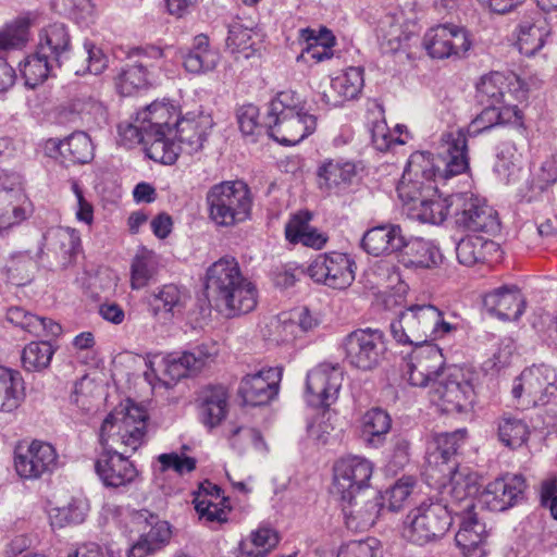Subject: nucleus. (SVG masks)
I'll use <instances>...</instances> for the list:
<instances>
[{"label":"nucleus","mask_w":557,"mask_h":557,"mask_svg":"<svg viewBox=\"0 0 557 557\" xmlns=\"http://www.w3.org/2000/svg\"><path fill=\"white\" fill-rule=\"evenodd\" d=\"M404 244V233L399 225L384 224L368 230L361 238L362 249L372 256L397 253Z\"/></svg>","instance_id":"obj_31"},{"label":"nucleus","mask_w":557,"mask_h":557,"mask_svg":"<svg viewBox=\"0 0 557 557\" xmlns=\"http://www.w3.org/2000/svg\"><path fill=\"white\" fill-rule=\"evenodd\" d=\"M468 168L467 138L461 129L443 135L436 159L430 152L412 153L397 186L399 198L410 205L409 215L431 224L443 223L448 214L453 216L450 195L425 199L422 194L435 188L433 182L436 178L447 180L466 172Z\"/></svg>","instance_id":"obj_1"},{"label":"nucleus","mask_w":557,"mask_h":557,"mask_svg":"<svg viewBox=\"0 0 557 557\" xmlns=\"http://www.w3.org/2000/svg\"><path fill=\"white\" fill-rule=\"evenodd\" d=\"M355 174V165L349 162H325L318 171L319 187L327 191L347 187Z\"/></svg>","instance_id":"obj_49"},{"label":"nucleus","mask_w":557,"mask_h":557,"mask_svg":"<svg viewBox=\"0 0 557 557\" xmlns=\"http://www.w3.org/2000/svg\"><path fill=\"white\" fill-rule=\"evenodd\" d=\"M453 513L459 515V511L448 503V499L424 502L408 513L405 535L417 545L436 541L449 530Z\"/></svg>","instance_id":"obj_6"},{"label":"nucleus","mask_w":557,"mask_h":557,"mask_svg":"<svg viewBox=\"0 0 557 557\" xmlns=\"http://www.w3.org/2000/svg\"><path fill=\"white\" fill-rule=\"evenodd\" d=\"M0 191H10L14 194L0 207V231L7 230L25 219V211L20 201L24 198L21 189V178L17 175V183L11 186L10 178H3L0 182Z\"/></svg>","instance_id":"obj_46"},{"label":"nucleus","mask_w":557,"mask_h":557,"mask_svg":"<svg viewBox=\"0 0 557 557\" xmlns=\"http://www.w3.org/2000/svg\"><path fill=\"white\" fill-rule=\"evenodd\" d=\"M183 66L186 72L194 75H205L215 70L220 62V53L210 47L209 38L197 35L191 48L182 55Z\"/></svg>","instance_id":"obj_35"},{"label":"nucleus","mask_w":557,"mask_h":557,"mask_svg":"<svg viewBox=\"0 0 557 557\" xmlns=\"http://www.w3.org/2000/svg\"><path fill=\"white\" fill-rule=\"evenodd\" d=\"M333 493L338 497H349V494L368 491L373 472L370 460L359 456H348L339 459L333 468Z\"/></svg>","instance_id":"obj_18"},{"label":"nucleus","mask_w":557,"mask_h":557,"mask_svg":"<svg viewBox=\"0 0 557 557\" xmlns=\"http://www.w3.org/2000/svg\"><path fill=\"white\" fill-rule=\"evenodd\" d=\"M227 393L222 386L209 387L202 392L199 414L205 425L214 428L226 417Z\"/></svg>","instance_id":"obj_42"},{"label":"nucleus","mask_w":557,"mask_h":557,"mask_svg":"<svg viewBox=\"0 0 557 557\" xmlns=\"http://www.w3.org/2000/svg\"><path fill=\"white\" fill-rule=\"evenodd\" d=\"M440 484L441 498L448 499V503L459 511L473 510V496L478 493V476L469 468L457 466L438 469L434 478Z\"/></svg>","instance_id":"obj_14"},{"label":"nucleus","mask_w":557,"mask_h":557,"mask_svg":"<svg viewBox=\"0 0 557 557\" xmlns=\"http://www.w3.org/2000/svg\"><path fill=\"white\" fill-rule=\"evenodd\" d=\"M148 414L143 407L127 400L110 412L103 420L99 438L102 447L137 450L146 437Z\"/></svg>","instance_id":"obj_5"},{"label":"nucleus","mask_w":557,"mask_h":557,"mask_svg":"<svg viewBox=\"0 0 557 557\" xmlns=\"http://www.w3.org/2000/svg\"><path fill=\"white\" fill-rule=\"evenodd\" d=\"M28 40V27L25 23L10 25L0 30V50L20 48Z\"/></svg>","instance_id":"obj_63"},{"label":"nucleus","mask_w":557,"mask_h":557,"mask_svg":"<svg viewBox=\"0 0 557 557\" xmlns=\"http://www.w3.org/2000/svg\"><path fill=\"white\" fill-rule=\"evenodd\" d=\"M380 542L374 537L364 541H352L343 545L337 557H379Z\"/></svg>","instance_id":"obj_62"},{"label":"nucleus","mask_w":557,"mask_h":557,"mask_svg":"<svg viewBox=\"0 0 557 557\" xmlns=\"http://www.w3.org/2000/svg\"><path fill=\"white\" fill-rule=\"evenodd\" d=\"M497 244L482 236H467L456 246L459 263L472 267L487 260V256L497 250Z\"/></svg>","instance_id":"obj_44"},{"label":"nucleus","mask_w":557,"mask_h":557,"mask_svg":"<svg viewBox=\"0 0 557 557\" xmlns=\"http://www.w3.org/2000/svg\"><path fill=\"white\" fill-rule=\"evenodd\" d=\"M460 529L455 541L462 554L467 557H482L485 554L486 539L485 525L481 523L472 510L463 511Z\"/></svg>","instance_id":"obj_34"},{"label":"nucleus","mask_w":557,"mask_h":557,"mask_svg":"<svg viewBox=\"0 0 557 557\" xmlns=\"http://www.w3.org/2000/svg\"><path fill=\"white\" fill-rule=\"evenodd\" d=\"M485 309L505 321L518 320L525 308L524 298L517 286H502L483 298Z\"/></svg>","instance_id":"obj_30"},{"label":"nucleus","mask_w":557,"mask_h":557,"mask_svg":"<svg viewBox=\"0 0 557 557\" xmlns=\"http://www.w3.org/2000/svg\"><path fill=\"white\" fill-rule=\"evenodd\" d=\"M391 426L389 414L381 408L368 410L361 420L362 435L369 444L375 447L382 444Z\"/></svg>","instance_id":"obj_50"},{"label":"nucleus","mask_w":557,"mask_h":557,"mask_svg":"<svg viewBox=\"0 0 557 557\" xmlns=\"http://www.w3.org/2000/svg\"><path fill=\"white\" fill-rule=\"evenodd\" d=\"M157 460L160 463L161 472L173 470L180 475L193 472L197 463L195 458L185 456L184 453L178 454L175 451L161 454L157 457Z\"/></svg>","instance_id":"obj_60"},{"label":"nucleus","mask_w":557,"mask_h":557,"mask_svg":"<svg viewBox=\"0 0 557 557\" xmlns=\"http://www.w3.org/2000/svg\"><path fill=\"white\" fill-rule=\"evenodd\" d=\"M24 396V382L18 371L0 367V411L11 412Z\"/></svg>","instance_id":"obj_45"},{"label":"nucleus","mask_w":557,"mask_h":557,"mask_svg":"<svg viewBox=\"0 0 557 557\" xmlns=\"http://www.w3.org/2000/svg\"><path fill=\"white\" fill-rule=\"evenodd\" d=\"M521 112L517 106H485L482 112L468 126V134L476 136L484 131L491 129L497 125L504 124H520Z\"/></svg>","instance_id":"obj_40"},{"label":"nucleus","mask_w":557,"mask_h":557,"mask_svg":"<svg viewBox=\"0 0 557 557\" xmlns=\"http://www.w3.org/2000/svg\"><path fill=\"white\" fill-rule=\"evenodd\" d=\"M527 484L520 474H507L488 483L485 490L486 502L495 510H506L523 498Z\"/></svg>","instance_id":"obj_32"},{"label":"nucleus","mask_w":557,"mask_h":557,"mask_svg":"<svg viewBox=\"0 0 557 557\" xmlns=\"http://www.w3.org/2000/svg\"><path fill=\"white\" fill-rule=\"evenodd\" d=\"M311 214L309 212H299L290 218L285 226V237L292 244H302L313 249H322L329 236L319 232L309 224Z\"/></svg>","instance_id":"obj_39"},{"label":"nucleus","mask_w":557,"mask_h":557,"mask_svg":"<svg viewBox=\"0 0 557 557\" xmlns=\"http://www.w3.org/2000/svg\"><path fill=\"white\" fill-rule=\"evenodd\" d=\"M214 346L201 345L182 355L171 354L166 357L154 356L147 362L151 373L157 375L165 385L186 377L189 373L200 371L216 356Z\"/></svg>","instance_id":"obj_11"},{"label":"nucleus","mask_w":557,"mask_h":557,"mask_svg":"<svg viewBox=\"0 0 557 557\" xmlns=\"http://www.w3.org/2000/svg\"><path fill=\"white\" fill-rule=\"evenodd\" d=\"M124 454L119 449L103 447V453L97 459L96 472L107 487L127 486L137 479L136 467L124 457Z\"/></svg>","instance_id":"obj_22"},{"label":"nucleus","mask_w":557,"mask_h":557,"mask_svg":"<svg viewBox=\"0 0 557 557\" xmlns=\"http://www.w3.org/2000/svg\"><path fill=\"white\" fill-rule=\"evenodd\" d=\"M506 94L512 95L516 99L525 97L523 83L511 74L506 76L500 72H492L481 78L476 85V99L482 106L500 107L505 101Z\"/></svg>","instance_id":"obj_24"},{"label":"nucleus","mask_w":557,"mask_h":557,"mask_svg":"<svg viewBox=\"0 0 557 557\" xmlns=\"http://www.w3.org/2000/svg\"><path fill=\"white\" fill-rule=\"evenodd\" d=\"M453 216L458 226L471 232L495 234L499 231L497 212L472 193L450 195Z\"/></svg>","instance_id":"obj_12"},{"label":"nucleus","mask_w":557,"mask_h":557,"mask_svg":"<svg viewBox=\"0 0 557 557\" xmlns=\"http://www.w3.org/2000/svg\"><path fill=\"white\" fill-rule=\"evenodd\" d=\"M205 286L210 304L226 318L249 313L257 307L256 286L243 276L233 257H223L208 268Z\"/></svg>","instance_id":"obj_2"},{"label":"nucleus","mask_w":557,"mask_h":557,"mask_svg":"<svg viewBox=\"0 0 557 557\" xmlns=\"http://www.w3.org/2000/svg\"><path fill=\"white\" fill-rule=\"evenodd\" d=\"M409 24L396 15H385L377 25V39L380 47L385 53H395L405 49L414 35Z\"/></svg>","instance_id":"obj_36"},{"label":"nucleus","mask_w":557,"mask_h":557,"mask_svg":"<svg viewBox=\"0 0 557 557\" xmlns=\"http://www.w3.org/2000/svg\"><path fill=\"white\" fill-rule=\"evenodd\" d=\"M88 511L89 503L86 497H73L65 506L50 510V524L53 529H62L67 525L83 523Z\"/></svg>","instance_id":"obj_47"},{"label":"nucleus","mask_w":557,"mask_h":557,"mask_svg":"<svg viewBox=\"0 0 557 557\" xmlns=\"http://www.w3.org/2000/svg\"><path fill=\"white\" fill-rule=\"evenodd\" d=\"M37 50L40 55L48 57L57 67L70 64L72 51L71 36L64 24L54 23L39 33Z\"/></svg>","instance_id":"obj_29"},{"label":"nucleus","mask_w":557,"mask_h":557,"mask_svg":"<svg viewBox=\"0 0 557 557\" xmlns=\"http://www.w3.org/2000/svg\"><path fill=\"white\" fill-rule=\"evenodd\" d=\"M162 49L148 46L132 48L126 53L124 64L116 71L114 85L122 96H132L149 87L160 67Z\"/></svg>","instance_id":"obj_8"},{"label":"nucleus","mask_w":557,"mask_h":557,"mask_svg":"<svg viewBox=\"0 0 557 557\" xmlns=\"http://www.w3.org/2000/svg\"><path fill=\"white\" fill-rule=\"evenodd\" d=\"M186 295L176 285H164L157 294L153 295V311L156 314L160 310L175 314L183 310Z\"/></svg>","instance_id":"obj_56"},{"label":"nucleus","mask_w":557,"mask_h":557,"mask_svg":"<svg viewBox=\"0 0 557 557\" xmlns=\"http://www.w3.org/2000/svg\"><path fill=\"white\" fill-rule=\"evenodd\" d=\"M119 133L122 140L128 146L144 145L145 151L151 160L163 164H173L177 159V153L173 147L153 139L149 132L144 131L143 122L136 121V124L120 125Z\"/></svg>","instance_id":"obj_28"},{"label":"nucleus","mask_w":557,"mask_h":557,"mask_svg":"<svg viewBox=\"0 0 557 557\" xmlns=\"http://www.w3.org/2000/svg\"><path fill=\"white\" fill-rule=\"evenodd\" d=\"M548 25L539 13L523 18L518 26L517 46L520 53L532 57L545 45Z\"/></svg>","instance_id":"obj_37"},{"label":"nucleus","mask_w":557,"mask_h":557,"mask_svg":"<svg viewBox=\"0 0 557 557\" xmlns=\"http://www.w3.org/2000/svg\"><path fill=\"white\" fill-rule=\"evenodd\" d=\"M343 383L338 366L321 363L307 374V401L315 407H330L336 401Z\"/></svg>","instance_id":"obj_20"},{"label":"nucleus","mask_w":557,"mask_h":557,"mask_svg":"<svg viewBox=\"0 0 557 557\" xmlns=\"http://www.w3.org/2000/svg\"><path fill=\"white\" fill-rule=\"evenodd\" d=\"M176 120H178L176 108L165 102L149 104L138 112L136 117L137 122H143L144 131L149 132L153 139L173 147L177 153V147L170 137L173 133L170 125L173 124L175 126Z\"/></svg>","instance_id":"obj_26"},{"label":"nucleus","mask_w":557,"mask_h":557,"mask_svg":"<svg viewBox=\"0 0 557 557\" xmlns=\"http://www.w3.org/2000/svg\"><path fill=\"white\" fill-rule=\"evenodd\" d=\"M281 379V368L262 369L243 377L238 394L246 405H265L277 395Z\"/></svg>","instance_id":"obj_23"},{"label":"nucleus","mask_w":557,"mask_h":557,"mask_svg":"<svg viewBox=\"0 0 557 557\" xmlns=\"http://www.w3.org/2000/svg\"><path fill=\"white\" fill-rule=\"evenodd\" d=\"M355 261L346 253L319 255L308 267V275L317 283L344 289L355 281Z\"/></svg>","instance_id":"obj_17"},{"label":"nucleus","mask_w":557,"mask_h":557,"mask_svg":"<svg viewBox=\"0 0 557 557\" xmlns=\"http://www.w3.org/2000/svg\"><path fill=\"white\" fill-rule=\"evenodd\" d=\"M471 46L468 30L455 24L436 25L423 37V47L434 59L463 58Z\"/></svg>","instance_id":"obj_16"},{"label":"nucleus","mask_w":557,"mask_h":557,"mask_svg":"<svg viewBox=\"0 0 557 557\" xmlns=\"http://www.w3.org/2000/svg\"><path fill=\"white\" fill-rule=\"evenodd\" d=\"M58 453L46 442L34 440L18 444L14 449V469L26 481H35L51 474L58 468Z\"/></svg>","instance_id":"obj_13"},{"label":"nucleus","mask_w":557,"mask_h":557,"mask_svg":"<svg viewBox=\"0 0 557 557\" xmlns=\"http://www.w3.org/2000/svg\"><path fill=\"white\" fill-rule=\"evenodd\" d=\"M474 398L471 373L458 367H448L446 373L435 380L430 391L431 403L445 413L462 412Z\"/></svg>","instance_id":"obj_9"},{"label":"nucleus","mask_w":557,"mask_h":557,"mask_svg":"<svg viewBox=\"0 0 557 557\" xmlns=\"http://www.w3.org/2000/svg\"><path fill=\"white\" fill-rule=\"evenodd\" d=\"M397 261L408 269H432L442 262V253L432 242L422 237L406 238L397 251Z\"/></svg>","instance_id":"obj_27"},{"label":"nucleus","mask_w":557,"mask_h":557,"mask_svg":"<svg viewBox=\"0 0 557 557\" xmlns=\"http://www.w3.org/2000/svg\"><path fill=\"white\" fill-rule=\"evenodd\" d=\"M156 273V258L153 252L141 249L136 253L132 263L131 284L135 289L145 287Z\"/></svg>","instance_id":"obj_55"},{"label":"nucleus","mask_w":557,"mask_h":557,"mask_svg":"<svg viewBox=\"0 0 557 557\" xmlns=\"http://www.w3.org/2000/svg\"><path fill=\"white\" fill-rule=\"evenodd\" d=\"M212 126L213 120L209 114L188 113L182 119L178 117L173 129L178 140L177 144L175 143L177 154L180 150L193 154L202 149Z\"/></svg>","instance_id":"obj_25"},{"label":"nucleus","mask_w":557,"mask_h":557,"mask_svg":"<svg viewBox=\"0 0 557 557\" xmlns=\"http://www.w3.org/2000/svg\"><path fill=\"white\" fill-rule=\"evenodd\" d=\"M225 500L224 497L219 502L208 497H196L194 504L199 519L208 523H223L227 521L230 508L224 505Z\"/></svg>","instance_id":"obj_59"},{"label":"nucleus","mask_w":557,"mask_h":557,"mask_svg":"<svg viewBox=\"0 0 557 557\" xmlns=\"http://www.w3.org/2000/svg\"><path fill=\"white\" fill-rule=\"evenodd\" d=\"M363 70L359 66L348 67L331 81L330 90L322 92V100L332 107H338L356 98L363 87Z\"/></svg>","instance_id":"obj_33"},{"label":"nucleus","mask_w":557,"mask_h":557,"mask_svg":"<svg viewBox=\"0 0 557 557\" xmlns=\"http://www.w3.org/2000/svg\"><path fill=\"white\" fill-rule=\"evenodd\" d=\"M82 57L86 60V66H77L75 63L67 64V67L77 75L90 73L98 75L108 66V58L103 51L91 41H85Z\"/></svg>","instance_id":"obj_57"},{"label":"nucleus","mask_w":557,"mask_h":557,"mask_svg":"<svg viewBox=\"0 0 557 557\" xmlns=\"http://www.w3.org/2000/svg\"><path fill=\"white\" fill-rule=\"evenodd\" d=\"M253 35L256 34L251 28L239 22H234L228 26L226 47L232 53H242L244 58L249 59L257 51Z\"/></svg>","instance_id":"obj_53"},{"label":"nucleus","mask_w":557,"mask_h":557,"mask_svg":"<svg viewBox=\"0 0 557 557\" xmlns=\"http://www.w3.org/2000/svg\"><path fill=\"white\" fill-rule=\"evenodd\" d=\"M345 523L352 531H364L371 528L383 507L382 497L377 492L368 490L339 497Z\"/></svg>","instance_id":"obj_21"},{"label":"nucleus","mask_w":557,"mask_h":557,"mask_svg":"<svg viewBox=\"0 0 557 557\" xmlns=\"http://www.w3.org/2000/svg\"><path fill=\"white\" fill-rule=\"evenodd\" d=\"M48 239L53 249L64 257L76 253L81 245L78 233L71 227L59 226L50 230Z\"/></svg>","instance_id":"obj_58"},{"label":"nucleus","mask_w":557,"mask_h":557,"mask_svg":"<svg viewBox=\"0 0 557 557\" xmlns=\"http://www.w3.org/2000/svg\"><path fill=\"white\" fill-rule=\"evenodd\" d=\"M442 350L434 344L418 345L410 355L406 374L411 385L425 387L441 379L446 369Z\"/></svg>","instance_id":"obj_19"},{"label":"nucleus","mask_w":557,"mask_h":557,"mask_svg":"<svg viewBox=\"0 0 557 557\" xmlns=\"http://www.w3.org/2000/svg\"><path fill=\"white\" fill-rule=\"evenodd\" d=\"M342 347L349 366L362 371L376 368L387 349L384 333L370 327L350 332L343 339Z\"/></svg>","instance_id":"obj_10"},{"label":"nucleus","mask_w":557,"mask_h":557,"mask_svg":"<svg viewBox=\"0 0 557 557\" xmlns=\"http://www.w3.org/2000/svg\"><path fill=\"white\" fill-rule=\"evenodd\" d=\"M466 437V430H457L451 433H441L434 436L435 448L429 454V475L435 478L438 469L454 467L451 458L457 454Z\"/></svg>","instance_id":"obj_38"},{"label":"nucleus","mask_w":557,"mask_h":557,"mask_svg":"<svg viewBox=\"0 0 557 557\" xmlns=\"http://www.w3.org/2000/svg\"><path fill=\"white\" fill-rule=\"evenodd\" d=\"M456 330L443 319V313L433 305H413L401 311L391 323V333L399 344L426 345Z\"/></svg>","instance_id":"obj_4"},{"label":"nucleus","mask_w":557,"mask_h":557,"mask_svg":"<svg viewBox=\"0 0 557 557\" xmlns=\"http://www.w3.org/2000/svg\"><path fill=\"white\" fill-rule=\"evenodd\" d=\"M210 219L220 226H233L248 219L251 197L248 186L240 181L222 182L207 193Z\"/></svg>","instance_id":"obj_7"},{"label":"nucleus","mask_w":557,"mask_h":557,"mask_svg":"<svg viewBox=\"0 0 557 557\" xmlns=\"http://www.w3.org/2000/svg\"><path fill=\"white\" fill-rule=\"evenodd\" d=\"M264 127L281 145L294 146L315 131L317 117L308 113L299 94L284 90L269 103Z\"/></svg>","instance_id":"obj_3"},{"label":"nucleus","mask_w":557,"mask_h":557,"mask_svg":"<svg viewBox=\"0 0 557 557\" xmlns=\"http://www.w3.org/2000/svg\"><path fill=\"white\" fill-rule=\"evenodd\" d=\"M59 12L77 23L87 22L92 15L90 0H55Z\"/></svg>","instance_id":"obj_61"},{"label":"nucleus","mask_w":557,"mask_h":557,"mask_svg":"<svg viewBox=\"0 0 557 557\" xmlns=\"http://www.w3.org/2000/svg\"><path fill=\"white\" fill-rule=\"evenodd\" d=\"M7 320L13 325L37 337L59 336L62 327L51 319L38 317L21 307H11L7 311Z\"/></svg>","instance_id":"obj_41"},{"label":"nucleus","mask_w":557,"mask_h":557,"mask_svg":"<svg viewBox=\"0 0 557 557\" xmlns=\"http://www.w3.org/2000/svg\"><path fill=\"white\" fill-rule=\"evenodd\" d=\"M512 396L523 407L545 405L557 394L555 375L545 367H531L513 381Z\"/></svg>","instance_id":"obj_15"},{"label":"nucleus","mask_w":557,"mask_h":557,"mask_svg":"<svg viewBox=\"0 0 557 557\" xmlns=\"http://www.w3.org/2000/svg\"><path fill=\"white\" fill-rule=\"evenodd\" d=\"M278 544V535L271 528H259L239 543V550L246 557H265Z\"/></svg>","instance_id":"obj_48"},{"label":"nucleus","mask_w":557,"mask_h":557,"mask_svg":"<svg viewBox=\"0 0 557 557\" xmlns=\"http://www.w3.org/2000/svg\"><path fill=\"white\" fill-rule=\"evenodd\" d=\"M372 144L379 151H386L393 144H403L389 131L384 119L373 121L370 128Z\"/></svg>","instance_id":"obj_64"},{"label":"nucleus","mask_w":557,"mask_h":557,"mask_svg":"<svg viewBox=\"0 0 557 557\" xmlns=\"http://www.w3.org/2000/svg\"><path fill=\"white\" fill-rule=\"evenodd\" d=\"M55 66L51 59L40 55L37 50L36 53L27 57L22 64L21 73L25 79V85L35 88L42 84Z\"/></svg>","instance_id":"obj_51"},{"label":"nucleus","mask_w":557,"mask_h":557,"mask_svg":"<svg viewBox=\"0 0 557 557\" xmlns=\"http://www.w3.org/2000/svg\"><path fill=\"white\" fill-rule=\"evenodd\" d=\"M51 146L66 160L73 163H88L94 158V146L89 136L84 132H76L62 141L49 139Z\"/></svg>","instance_id":"obj_43"},{"label":"nucleus","mask_w":557,"mask_h":557,"mask_svg":"<svg viewBox=\"0 0 557 557\" xmlns=\"http://www.w3.org/2000/svg\"><path fill=\"white\" fill-rule=\"evenodd\" d=\"M529 435V425L522 419L504 417L498 424V437L510 448L521 447L527 443Z\"/></svg>","instance_id":"obj_52"},{"label":"nucleus","mask_w":557,"mask_h":557,"mask_svg":"<svg viewBox=\"0 0 557 557\" xmlns=\"http://www.w3.org/2000/svg\"><path fill=\"white\" fill-rule=\"evenodd\" d=\"M53 348L47 341L32 342L22 352V364L26 371H41L52 359Z\"/></svg>","instance_id":"obj_54"}]
</instances>
